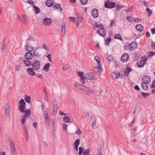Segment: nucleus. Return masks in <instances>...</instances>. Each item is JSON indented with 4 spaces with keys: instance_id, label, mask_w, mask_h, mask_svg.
Returning <instances> with one entry per match:
<instances>
[{
    "instance_id": "obj_1",
    "label": "nucleus",
    "mask_w": 155,
    "mask_h": 155,
    "mask_svg": "<svg viewBox=\"0 0 155 155\" xmlns=\"http://www.w3.org/2000/svg\"><path fill=\"white\" fill-rule=\"evenodd\" d=\"M26 103L24 100L21 99L18 102V109L22 113L26 112L27 109L26 108Z\"/></svg>"
},
{
    "instance_id": "obj_2",
    "label": "nucleus",
    "mask_w": 155,
    "mask_h": 155,
    "mask_svg": "<svg viewBox=\"0 0 155 155\" xmlns=\"http://www.w3.org/2000/svg\"><path fill=\"white\" fill-rule=\"evenodd\" d=\"M84 79H85V82L87 83V80H91L92 82L94 83L96 81V79L94 76L91 73H87L84 74Z\"/></svg>"
},
{
    "instance_id": "obj_3",
    "label": "nucleus",
    "mask_w": 155,
    "mask_h": 155,
    "mask_svg": "<svg viewBox=\"0 0 155 155\" xmlns=\"http://www.w3.org/2000/svg\"><path fill=\"white\" fill-rule=\"evenodd\" d=\"M30 109H27L26 112H25V114L22 117L21 121V123L22 124H24L27 119L30 117Z\"/></svg>"
},
{
    "instance_id": "obj_4",
    "label": "nucleus",
    "mask_w": 155,
    "mask_h": 155,
    "mask_svg": "<svg viewBox=\"0 0 155 155\" xmlns=\"http://www.w3.org/2000/svg\"><path fill=\"white\" fill-rule=\"evenodd\" d=\"M31 64L32 65H31L34 70L38 71L40 69L41 64L39 61H34Z\"/></svg>"
},
{
    "instance_id": "obj_5",
    "label": "nucleus",
    "mask_w": 155,
    "mask_h": 155,
    "mask_svg": "<svg viewBox=\"0 0 155 155\" xmlns=\"http://www.w3.org/2000/svg\"><path fill=\"white\" fill-rule=\"evenodd\" d=\"M115 2L107 0L105 2L104 6L107 8H112L115 7Z\"/></svg>"
},
{
    "instance_id": "obj_6",
    "label": "nucleus",
    "mask_w": 155,
    "mask_h": 155,
    "mask_svg": "<svg viewBox=\"0 0 155 155\" xmlns=\"http://www.w3.org/2000/svg\"><path fill=\"white\" fill-rule=\"evenodd\" d=\"M4 114H5V117L8 118L9 115V104L7 103L5 105L4 108Z\"/></svg>"
},
{
    "instance_id": "obj_7",
    "label": "nucleus",
    "mask_w": 155,
    "mask_h": 155,
    "mask_svg": "<svg viewBox=\"0 0 155 155\" xmlns=\"http://www.w3.org/2000/svg\"><path fill=\"white\" fill-rule=\"evenodd\" d=\"M78 74L80 78V82L83 84H85V79H84V72L81 71H78Z\"/></svg>"
},
{
    "instance_id": "obj_8",
    "label": "nucleus",
    "mask_w": 155,
    "mask_h": 155,
    "mask_svg": "<svg viewBox=\"0 0 155 155\" xmlns=\"http://www.w3.org/2000/svg\"><path fill=\"white\" fill-rule=\"evenodd\" d=\"M95 74L97 75H99L101 72V65H97V66L93 68Z\"/></svg>"
},
{
    "instance_id": "obj_9",
    "label": "nucleus",
    "mask_w": 155,
    "mask_h": 155,
    "mask_svg": "<svg viewBox=\"0 0 155 155\" xmlns=\"http://www.w3.org/2000/svg\"><path fill=\"white\" fill-rule=\"evenodd\" d=\"M142 80V83L148 84L150 82L151 78L148 76H145L143 77Z\"/></svg>"
},
{
    "instance_id": "obj_10",
    "label": "nucleus",
    "mask_w": 155,
    "mask_h": 155,
    "mask_svg": "<svg viewBox=\"0 0 155 155\" xmlns=\"http://www.w3.org/2000/svg\"><path fill=\"white\" fill-rule=\"evenodd\" d=\"M97 32L101 36H104L106 35V31L102 27L98 28Z\"/></svg>"
},
{
    "instance_id": "obj_11",
    "label": "nucleus",
    "mask_w": 155,
    "mask_h": 155,
    "mask_svg": "<svg viewBox=\"0 0 155 155\" xmlns=\"http://www.w3.org/2000/svg\"><path fill=\"white\" fill-rule=\"evenodd\" d=\"M52 105L53 107V112L54 114H56L58 110V107L55 100H53L52 101Z\"/></svg>"
},
{
    "instance_id": "obj_12",
    "label": "nucleus",
    "mask_w": 155,
    "mask_h": 155,
    "mask_svg": "<svg viewBox=\"0 0 155 155\" xmlns=\"http://www.w3.org/2000/svg\"><path fill=\"white\" fill-rule=\"evenodd\" d=\"M27 43L31 44H33L34 42L36 41V39L32 36H30L27 40Z\"/></svg>"
},
{
    "instance_id": "obj_13",
    "label": "nucleus",
    "mask_w": 155,
    "mask_h": 155,
    "mask_svg": "<svg viewBox=\"0 0 155 155\" xmlns=\"http://www.w3.org/2000/svg\"><path fill=\"white\" fill-rule=\"evenodd\" d=\"M43 24L46 25H50L51 23V19L48 18H45L43 20Z\"/></svg>"
},
{
    "instance_id": "obj_14",
    "label": "nucleus",
    "mask_w": 155,
    "mask_h": 155,
    "mask_svg": "<svg viewBox=\"0 0 155 155\" xmlns=\"http://www.w3.org/2000/svg\"><path fill=\"white\" fill-rule=\"evenodd\" d=\"M25 56L26 59L30 60L32 59L33 55L31 53L27 52L25 54Z\"/></svg>"
},
{
    "instance_id": "obj_15",
    "label": "nucleus",
    "mask_w": 155,
    "mask_h": 155,
    "mask_svg": "<svg viewBox=\"0 0 155 155\" xmlns=\"http://www.w3.org/2000/svg\"><path fill=\"white\" fill-rule=\"evenodd\" d=\"M128 59L129 55L127 53H124L121 57V60L123 62H125Z\"/></svg>"
},
{
    "instance_id": "obj_16",
    "label": "nucleus",
    "mask_w": 155,
    "mask_h": 155,
    "mask_svg": "<svg viewBox=\"0 0 155 155\" xmlns=\"http://www.w3.org/2000/svg\"><path fill=\"white\" fill-rule=\"evenodd\" d=\"M145 61L141 60L138 62L137 63V66L139 68H142L143 67L145 64V61Z\"/></svg>"
},
{
    "instance_id": "obj_17",
    "label": "nucleus",
    "mask_w": 155,
    "mask_h": 155,
    "mask_svg": "<svg viewBox=\"0 0 155 155\" xmlns=\"http://www.w3.org/2000/svg\"><path fill=\"white\" fill-rule=\"evenodd\" d=\"M31 44L28 43L25 46V50L28 52H30L33 51L34 50L33 47H31L29 45H31Z\"/></svg>"
},
{
    "instance_id": "obj_18",
    "label": "nucleus",
    "mask_w": 155,
    "mask_h": 155,
    "mask_svg": "<svg viewBox=\"0 0 155 155\" xmlns=\"http://www.w3.org/2000/svg\"><path fill=\"white\" fill-rule=\"evenodd\" d=\"M33 68H28L26 71L27 72L29 75L31 76H34L35 74V73L34 71Z\"/></svg>"
},
{
    "instance_id": "obj_19",
    "label": "nucleus",
    "mask_w": 155,
    "mask_h": 155,
    "mask_svg": "<svg viewBox=\"0 0 155 155\" xmlns=\"http://www.w3.org/2000/svg\"><path fill=\"white\" fill-rule=\"evenodd\" d=\"M91 15L94 18H97L98 16V10L94 8L92 10Z\"/></svg>"
},
{
    "instance_id": "obj_20",
    "label": "nucleus",
    "mask_w": 155,
    "mask_h": 155,
    "mask_svg": "<svg viewBox=\"0 0 155 155\" xmlns=\"http://www.w3.org/2000/svg\"><path fill=\"white\" fill-rule=\"evenodd\" d=\"M85 88L84 91L89 92L94 94H95V91L93 89L89 87L85 86Z\"/></svg>"
},
{
    "instance_id": "obj_21",
    "label": "nucleus",
    "mask_w": 155,
    "mask_h": 155,
    "mask_svg": "<svg viewBox=\"0 0 155 155\" xmlns=\"http://www.w3.org/2000/svg\"><path fill=\"white\" fill-rule=\"evenodd\" d=\"M74 85L75 86H76L77 87L81 89L84 91V89L86 88L85 86L83 85L78 83H75L74 84Z\"/></svg>"
},
{
    "instance_id": "obj_22",
    "label": "nucleus",
    "mask_w": 155,
    "mask_h": 155,
    "mask_svg": "<svg viewBox=\"0 0 155 155\" xmlns=\"http://www.w3.org/2000/svg\"><path fill=\"white\" fill-rule=\"evenodd\" d=\"M112 78L114 79H117L120 76V74L118 72H113L111 74Z\"/></svg>"
},
{
    "instance_id": "obj_23",
    "label": "nucleus",
    "mask_w": 155,
    "mask_h": 155,
    "mask_svg": "<svg viewBox=\"0 0 155 155\" xmlns=\"http://www.w3.org/2000/svg\"><path fill=\"white\" fill-rule=\"evenodd\" d=\"M137 44L134 42H132L128 46H129L130 50H134L137 47Z\"/></svg>"
},
{
    "instance_id": "obj_24",
    "label": "nucleus",
    "mask_w": 155,
    "mask_h": 155,
    "mask_svg": "<svg viewBox=\"0 0 155 155\" xmlns=\"http://www.w3.org/2000/svg\"><path fill=\"white\" fill-rule=\"evenodd\" d=\"M29 60L24 59L23 61V62L26 67H29L31 66L32 63Z\"/></svg>"
},
{
    "instance_id": "obj_25",
    "label": "nucleus",
    "mask_w": 155,
    "mask_h": 155,
    "mask_svg": "<svg viewBox=\"0 0 155 155\" xmlns=\"http://www.w3.org/2000/svg\"><path fill=\"white\" fill-rule=\"evenodd\" d=\"M54 4L53 0H48L45 2L46 6L48 7H51Z\"/></svg>"
},
{
    "instance_id": "obj_26",
    "label": "nucleus",
    "mask_w": 155,
    "mask_h": 155,
    "mask_svg": "<svg viewBox=\"0 0 155 155\" xmlns=\"http://www.w3.org/2000/svg\"><path fill=\"white\" fill-rule=\"evenodd\" d=\"M61 27V33L64 34L66 30V22H65L64 21L62 22Z\"/></svg>"
},
{
    "instance_id": "obj_27",
    "label": "nucleus",
    "mask_w": 155,
    "mask_h": 155,
    "mask_svg": "<svg viewBox=\"0 0 155 155\" xmlns=\"http://www.w3.org/2000/svg\"><path fill=\"white\" fill-rule=\"evenodd\" d=\"M18 17L20 21L23 23H25L27 21V18L25 15H23L21 18L18 15Z\"/></svg>"
},
{
    "instance_id": "obj_28",
    "label": "nucleus",
    "mask_w": 155,
    "mask_h": 155,
    "mask_svg": "<svg viewBox=\"0 0 155 155\" xmlns=\"http://www.w3.org/2000/svg\"><path fill=\"white\" fill-rule=\"evenodd\" d=\"M50 65L49 63H48L45 65L43 70L46 72H48L49 70V67Z\"/></svg>"
},
{
    "instance_id": "obj_29",
    "label": "nucleus",
    "mask_w": 155,
    "mask_h": 155,
    "mask_svg": "<svg viewBox=\"0 0 155 155\" xmlns=\"http://www.w3.org/2000/svg\"><path fill=\"white\" fill-rule=\"evenodd\" d=\"M34 55L37 57H39L41 56V55L40 52L38 51L35 50L33 52Z\"/></svg>"
},
{
    "instance_id": "obj_30",
    "label": "nucleus",
    "mask_w": 155,
    "mask_h": 155,
    "mask_svg": "<svg viewBox=\"0 0 155 155\" xmlns=\"http://www.w3.org/2000/svg\"><path fill=\"white\" fill-rule=\"evenodd\" d=\"M21 68V65L19 64H16L15 66L14 69L16 71H20Z\"/></svg>"
},
{
    "instance_id": "obj_31",
    "label": "nucleus",
    "mask_w": 155,
    "mask_h": 155,
    "mask_svg": "<svg viewBox=\"0 0 155 155\" xmlns=\"http://www.w3.org/2000/svg\"><path fill=\"white\" fill-rule=\"evenodd\" d=\"M143 27L140 24H138L136 26V29L139 31H143Z\"/></svg>"
},
{
    "instance_id": "obj_32",
    "label": "nucleus",
    "mask_w": 155,
    "mask_h": 155,
    "mask_svg": "<svg viewBox=\"0 0 155 155\" xmlns=\"http://www.w3.org/2000/svg\"><path fill=\"white\" fill-rule=\"evenodd\" d=\"M33 10L36 14H38L40 12V8L35 5L33 6Z\"/></svg>"
},
{
    "instance_id": "obj_33",
    "label": "nucleus",
    "mask_w": 155,
    "mask_h": 155,
    "mask_svg": "<svg viewBox=\"0 0 155 155\" xmlns=\"http://www.w3.org/2000/svg\"><path fill=\"white\" fill-rule=\"evenodd\" d=\"M107 60L109 62H112L114 61V58L111 55H107Z\"/></svg>"
},
{
    "instance_id": "obj_34",
    "label": "nucleus",
    "mask_w": 155,
    "mask_h": 155,
    "mask_svg": "<svg viewBox=\"0 0 155 155\" xmlns=\"http://www.w3.org/2000/svg\"><path fill=\"white\" fill-rule=\"evenodd\" d=\"M63 120L66 123L70 122H71V119L69 117L66 116L64 117Z\"/></svg>"
},
{
    "instance_id": "obj_35",
    "label": "nucleus",
    "mask_w": 155,
    "mask_h": 155,
    "mask_svg": "<svg viewBox=\"0 0 155 155\" xmlns=\"http://www.w3.org/2000/svg\"><path fill=\"white\" fill-rule=\"evenodd\" d=\"M142 88L144 90H147L148 87L147 84L143 83H141V84Z\"/></svg>"
},
{
    "instance_id": "obj_36",
    "label": "nucleus",
    "mask_w": 155,
    "mask_h": 155,
    "mask_svg": "<svg viewBox=\"0 0 155 155\" xmlns=\"http://www.w3.org/2000/svg\"><path fill=\"white\" fill-rule=\"evenodd\" d=\"M9 143L10 149L15 147V144L13 140H9Z\"/></svg>"
},
{
    "instance_id": "obj_37",
    "label": "nucleus",
    "mask_w": 155,
    "mask_h": 155,
    "mask_svg": "<svg viewBox=\"0 0 155 155\" xmlns=\"http://www.w3.org/2000/svg\"><path fill=\"white\" fill-rule=\"evenodd\" d=\"M25 101L28 103H30L31 101V97L30 96H28L26 95L25 97Z\"/></svg>"
},
{
    "instance_id": "obj_38",
    "label": "nucleus",
    "mask_w": 155,
    "mask_h": 155,
    "mask_svg": "<svg viewBox=\"0 0 155 155\" xmlns=\"http://www.w3.org/2000/svg\"><path fill=\"white\" fill-rule=\"evenodd\" d=\"M94 59L97 61V65H101L100 60L98 56L95 57H94Z\"/></svg>"
},
{
    "instance_id": "obj_39",
    "label": "nucleus",
    "mask_w": 155,
    "mask_h": 155,
    "mask_svg": "<svg viewBox=\"0 0 155 155\" xmlns=\"http://www.w3.org/2000/svg\"><path fill=\"white\" fill-rule=\"evenodd\" d=\"M131 69L130 68H127L124 71V73L125 75L128 76L129 73L130 72Z\"/></svg>"
},
{
    "instance_id": "obj_40",
    "label": "nucleus",
    "mask_w": 155,
    "mask_h": 155,
    "mask_svg": "<svg viewBox=\"0 0 155 155\" xmlns=\"http://www.w3.org/2000/svg\"><path fill=\"white\" fill-rule=\"evenodd\" d=\"M96 124V118L94 117L93 119L92 123L91 124V127L93 128H94L95 125Z\"/></svg>"
},
{
    "instance_id": "obj_41",
    "label": "nucleus",
    "mask_w": 155,
    "mask_h": 155,
    "mask_svg": "<svg viewBox=\"0 0 155 155\" xmlns=\"http://www.w3.org/2000/svg\"><path fill=\"white\" fill-rule=\"evenodd\" d=\"M23 129L25 134H28V127L26 125H24L23 126Z\"/></svg>"
},
{
    "instance_id": "obj_42",
    "label": "nucleus",
    "mask_w": 155,
    "mask_h": 155,
    "mask_svg": "<svg viewBox=\"0 0 155 155\" xmlns=\"http://www.w3.org/2000/svg\"><path fill=\"white\" fill-rule=\"evenodd\" d=\"M44 93L45 94H44L45 99V100L46 101H47L48 102V93L45 90H44Z\"/></svg>"
},
{
    "instance_id": "obj_43",
    "label": "nucleus",
    "mask_w": 155,
    "mask_h": 155,
    "mask_svg": "<svg viewBox=\"0 0 155 155\" xmlns=\"http://www.w3.org/2000/svg\"><path fill=\"white\" fill-rule=\"evenodd\" d=\"M12 155H16V152L15 148L11 149Z\"/></svg>"
},
{
    "instance_id": "obj_44",
    "label": "nucleus",
    "mask_w": 155,
    "mask_h": 155,
    "mask_svg": "<svg viewBox=\"0 0 155 155\" xmlns=\"http://www.w3.org/2000/svg\"><path fill=\"white\" fill-rule=\"evenodd\" d=\"M114 38H115L118 39L121 41H122V37L119 34H117L116 35L114 36Z\"/></svg>"
},
{
    "instance_id": "obj_45",
    "label": "nucleus",
    "mask_w": 155,
    "mask_h": 155,
    "mask_svg": "<svg viewBox=\"0 0 155 155\" xmlns=\"http://www.w3.org/2000/svg\"><path fill=\"white\" fill-rule=\"evenodd\" d=\"M80 143V140L78 139L76 140L73 144L74 146H78L79 145Z\"/></svg>"
},
{
    "instance_id": "obj_46",
    "label": "nucleus",
    "mask_w": 155,
    "mask_h": 155,
    "mask_svg": "<svg viewBox=\"0 0 155 155\" xmlns=\"http://www.w3.org/2000/svg\"><path fill=\"white\" fill-rule=\"evenodd\" d=\"M147 54L149 57H152L155 54V52L153 51H149L147 53Z\"/></svg>"
},
{
    "instance_id": "obj_47",
    "label": "nucleus",
    "mask_w": 155,
    "mask_h": 155,
    "mask_svg": "<svg viewBox=\"0 0 155 155\" xmlns=\"http://www.w3.org/2000/svg\"><path fill=\"white\" fill-rule=\"evenodd\" d=\"M126 19L130 22H133L134 21V18H131L130 16H127L126 17Z\"/></svg>"
},
{
    "instance_id": "obj_48",
    "label": "nucleus",
    "mask_w": 155,
    "mask_h": 155,
    "mask_svg": "<svg viewBox=\"0 0 155 155\" xmlns=\"http://www.w3.org/2000/svg\"><path fill=\"white\" fill-rule=\"evenodd\" d=\"M5 43L3 42L2 43V52L3 53L5 51Z\"/></svg>"
},
{
    "instance_id": "obj_49",
    "label": "nucleus",
    "mask_w": 155,
    "mask_h": 155,
    "mask_svg": "<svg viewBox=\"0 0 155 155\" xmlns=\"http://www.w3.org/2000/svg\"><path fill=\"white\" fill-rule=\"evenodd\" d=\"M146 11L147 13L148 12L149 13L148 16L150 15L152 13V11L149 9L148 8H147L146 9Z\"/></svg>"
},
{
    "instance_id": "obj_50",
    "label": "nucleus",
    "mask_w": 155,
    "mask_h": 155,
    "mask_svg": "<svg viewBox=\"0 0 155 155\" xmlns=\"http://www.w3.org/2000/svg\"><path fill=\"white\" fill-rule=\"evenodd\" d=\"M80 2L83 5H85L87 2L88 0H80Z\"/></svg>"
},
{
    "instance_id": "obj_51",
    "label": "nucleus",
    "mask_w": 155,
    "mask_h": 155,
    "mask_svg": "<svg viewBox=\"0 0 155 155\" xmlns=\"http://www.w3.org/2000/svg\"><path fill=\"white\" fill-rule=\"evenodd\" d=\"M75 133L78 135H79L82 133V132L81 130L78 128H77Z\"/></svg>"
},
{
    "instance_id": "obj_52",
    "label": "nucleus",
    "mask_w": 155,
    "mask_h": 155,
    "mask_svg": "<svg viewBox=\"0 0 155 155\" xmlns=\"http://www.w3.org/2000/svg\"><path fill=\"white\" fill-rule=\"evenodd\" d=\"M54 123H55L54 121H52V130L53 132L55 130Z\"/></svg>"
},
{
    "instance_id": "obj_53",
    "label": "nucleus",
    "mask_w": 155,
    "mask_h": 155,
    "mask_svg": "<svg viewBox=\"0 0 155 155\" xmlns=\"http://www.w3.org/2000/svg\"><path fill=\"white\" fill-rule=\"evenodd\" d=\"M68 125L64 123L63 124V129L66 132L67 131V127Z\"/></svg>"
},
{
    "instance_id": "obj_54",
    "label": "nucleus",
    "mask_w": 155,
    "mask_h": 155,
    "mask_svg": "<svg viewBox=\"0 0 155 155\" xmlns=\"http://www.w3.org/2000/svg\"><path fill=\"white\" fill-rule=\"evenodd\" d=\"M79 155H81L82 153L83 152V148L82 147H80L79 148Z\"/></svg>"
},
{
    "instance_id": "obj_55",
    "label": "nucleus",
    "mask_w": 155,
    "mask_h": 155,
    "mask_svg": "<svg viewBox=\"0 0 155 155\" xmlns=\"http://www.w3.org/2000/svg\"><path fill=\"white\" fill-rule=\"evenodd\" d=\"M141 94L143 95V96L144 97H146L148 96L149 95V93H145L143 92H141Z\"/></svg>"
},
{
    "instance_id": "obj_56",
    "label": "nucleus",
    "mask_w": 155,
    "mask_h": 155,
    "mask_svg": "<svg viewBox=\"0 0 155 155\" xmlns=\"http://www.w3.org/2000/svg\"><path fill=\"white\" fill-rule=\"evenodd\" d=\"M98 155H103L102 149L101 147L100 148L98 149Z\"/></svg>"
},
{
    "instance_id": "obj_57",
    "label": "nucleus",
    "mask_w": 155,
    "mask_h": 155,
    "mask_svg": "<svg viewBox=\"0 0 155 155\" xmlns=\"http://www.w3.org/2000/svg\"><path fill=\"white\" fill-rule=\"evenodd\" d=\"M89 151V150L88 149L86 150L84 152L83 155H89L88 153Z\"/></svg>"
},
{
    "instance_id": "obj_58",
    "label": "nucleus",
    "mask_w": 155,
    "mask_h": 155,
    "mask_svg": "<svg viewBox=\"0 0 155 155\" xmlns=\"http://www.w3.org/2000/svg\"><path fill=\"white\" fill-rule=\"evenodd\" d=\"M44 115L46 120L49 119L48 115L47 113L46 112L44 113Z\"/></svg>"
},
{
    "instance_id": "obj_59",
    "label": "nucleus",
    "mask_w": 155,
    "mask_h": 155,
    "mask_svg": "<svg viewBox=\"0 0 155 155\" xmlns=\"http://www.w3.org/2000/svg\"><path fill=\"white\" fill-rule=\"evenodd\" d=\"M123 7V6L121 5H116V9L119 10L120 9L122 8Z\"/></svg>"
},
{
    "instance_id": "obj_60",
    "label": "nucleus",
    "mask_w": 155,
    "mask_h": 155,
    "mask_svg": "<svg viewBox=\"0 0 155 155\" xmlns=\"http://www.w3.org/2000/svg\"><path fill=\"white\" fill-rule=\"evenodd\" d=\"M133 55V57L134 58H136L137 57H139L140 55L138 53H135Z\"/></svg>"
},
{
    "instance_id": "obj_61",
    "label": "nucleus",
    "mask_w": 155,
    "mask_h": 155,
    "mask_svg": "<svg viewBox=\"0 0 155 155\" xmlns=\"http://www.w3.org/2000/svg\"><path fill=\"white\" fill-rule=\"evenodd\" d=\"M111 40V39L110 38H108L107 39L105 40V42L107 45H108L109 44L110 42V41Z\"/></svg>"
},
{
    "instance_id": "obj_62",
    "label": "nucleus",
    "mask_w": 155,
    "mask_h": 155,
    "mask_svg": "<svg viewBox=\"0 0 155 155\" xmlns=\"http://www.w3.org/2000/svg\"><path fill=\"white\" fill-rule=\"evenodd\" d=\"M115 21V20L114 19H113L111 20L110 24V26H112L114 24Z\"/></svg>"
},
{
    "instance_id": "obj_63",
    "label": "nucleus",
    "mask_w": 155,
    "mask_h": 155,
    "mask_svg": "<svg viewBox=\"0 0 155 155\" xmlns=\"http://www.w3.org/2000/svg\"><path fill=\"white\" fill-rule=\"evenodd\" d=\"M77 18V21L79 22H81L82 20V18L81 16H78Z\"/></svg>"
},
{
    "instance_id": "obj_64",
    "label": "nucleus",
    "mask_w": 155,
    "mask_h": 155,
    "mask_svg": "<svg viewBox=\"0 0 155 155\" xmlns=\"http://www.w3.org/2000/svg\"><path fill=\"white\" fill-rule=\"evenodd\" d=\"M152 48L155 50V42H153L151 45Z\"/></svg>"
}]
</instances>
